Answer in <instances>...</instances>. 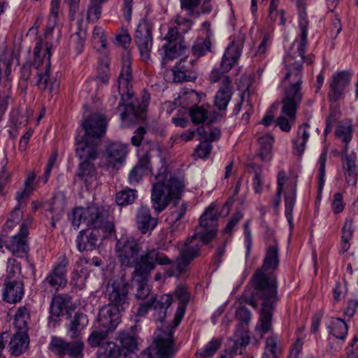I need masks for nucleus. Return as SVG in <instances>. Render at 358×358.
I'll list each match as a JSON object with an SVG mask.
<instances>
[{"label": "nucleus", "mask_w": 358, "mask_h": 358, "mask_svg": "<svg viewBox=\"0 0 358 358\" xmlns=\"http://www.w3.org/2000/svg\"><path fill=\"white\" fill-rule=\"evenodd\" d=\"M152 25L147 20H140L134 36V40L139 50L141 59L145 63L151 61V51L153 45L152 35Z\"/></svg>", "instance_id": "ddd939ff"}, {"label": "nucleus", "mask_w": 358, "mask_h": 358, "mask_svg": "<svg viewBox=\"0 0 358 358\" xmlns=\"http://www.w3.org/2000/svg\"><path fill=\"white\" fill-rule=\"evenodd\" d=\"M67 341L62 338L52 336L49 343V350L55 355L64 356Z\"/></svg>", "instance_id": "5fc2aeb1"}, {"label": "nucleus", "mask_w": 358, "mask_h": 358, "mask_svg": "<svg viewBox=\"0 0 358 358\" xmlns=\"http://www.w3.org/2000/svg\"><path fill=\"white\" fill-rule=\"evenodd\" d=\"M219 215L213 206H208L199 219V224L195 229L196 235H198L203 244H208L217 236V220Z\"/></svg>", "instance_id": "f8f14e48"}, {"label": "nucleus", "mask_w": 358, "mask_h": 358, "mask_svg": "<svg viewBox=\"0 0 358 358\" xmlns=\"http://www.w3.org/2000/svg\"><path fill=\"white\" fill-rule=\"evenodd\" d=\"M154 343L157 349V353L160 358H168L177 350L174 345L173 332L172 330L159 331L155 338Z\"/></svg>", "instance_id": "412c9836"}, {"label": "nucleus", "mask_w": 358, "mask_h": 358, "mask_svg": "<svg viewBox=\"0 0 358 358\" xmlns=\"http://www.w3.org/2000/svg\"><path fill=\"white\" fill-rule=\"evenodd\" d=\"M345 181L349 185L355 186L357 182L358 172L356 166V155L351 153L341 159Z\"/></svg>", "instance_id": "2f4dec72"}, {"label": "nucleus", "mask_w": 358, "mask_h": 358, "mask_svg": "<svg viewBox=\"0 0 358 358\" xmlns=\"http://www.w3.org/2000/svg\"><path fill=\"white\" fill-rule=\"evenodd\" d=\"M173 81L182 83L194 80L197 76L195 71L194 60L188 59L185 56L181 58L172 70Z\"/></svg>", "instance_id": "aec40b11"}, {"label": "nucleus", "mask_w": 358, "mask_h": 358, "mask_svg": "<svg viewBox=\"0 0 358 358\" xmlns=\"http://www.w3.org/2000/svg\"><path fill=\"white\" fill-rule=\"evenodd\" d=\"M331 78L327 98L330 102L336 103L343 97L345 90L350 84L351 77L348 72L341 71L334 73Z\"/></svg>", "instance_id": "6ab92c4d"}, {"label": "nucleus", "mask_w": 358, "mask_h": 358, "mask_svg": "<svg viewBox=\"0 0 358 358\" xmlns=\"http://www.w3.org/2000/svg\"><path fill=\"white\" fill-rule=\"evenodd\" d=\"M330 333L336 338L345 340L348 334V326L345 321L340 318L332 319Z\"/></svg>", "instance_id": "09e8293b"}, {"label": "nucleus", "mask_w": 358, "mask_h": 358, "mask_svg": "<svg viewBox=\"0 0 358 358\" xmlns=\"http://www.w3.org/2000/svg\"><path fill=\"white\" fill-rule=\"evenodd\" d=\"M71 297L66 294H58L55 296L51 301L50 307V317L52 321L57 320L62 315L71 303Z\"/></svg>", "instance_id": "c756f323"}, {"label": "nucleus", "mask_w": 358, "mask_h": 358, "mask_svg": "<svg viewBox=\"0 0 358 358\" xmlns=\"http://www.w3.org/2000/svg\"><path fill=\"white\" fill-rule=\"evenodd\" d=\"M244 38L240 36L236 41H233L226 49L220 64V67L214 69L210 75L211 83L220 82L221 87L231 86V80L227 73L238 62L242 52Z\"/></svg>", "instance_id": "6e6552de"}, {"label": "nucleus", "mask_w": 358, "mask_h": 358, "mask_svg": "<svg viewBox=\"0 0 358 358\" xmlns=\"http://www.w3.org/2000/svg\"><path fill=\"white\" fill-rule=\"evenodd\" d=\"M32 191L29 190L27 187L24 188L22 191H18L16 194V199L18 201V205L16 206L13 211L11 212L10 215V217L8 220L14 222L15 220V216L18 220L20 217V207L22 201L26 200L29 195L31 194Z\"/></svg>", "instance_id": "4d7b16f0"}, {"label": "nucleus", "mask_w": 358, "mask_h": 358, "mask_svg": "<svg viewBox=\"0 0 358 358\" xmlns=\"http://www.w3.org/2000/svg\"><path fill=\"white\" fill-rule=\"evenodd\" d=\"M84 343L81 339L67 342L64 356L69 355L71 358H78L83 356Z\"/></svg>", "instance_id": "3c124183"}, {"label": "nucleus", "mask_w": 358, "mask_h": 358, "mask_svg": "<svg viewBox=\"0 0 358 358\" xmlns=\"http://www.w3.org/2000/svg\"><path fill=\"white\" fill-rule=\"evenodd\" d=\"M88 322V317L85 314L76 313L67 325V335L71 338H78L80 332L87 326Z\"/></svg>", "instance_id": "473e14b6"}, {"label": "nucleus", "mask_w": 358, "mask_h": 358, "mask_svg": "<svg viewBox=\"0 0 358 358\" xmlns=\"http://www.w3.org/2000/svg\"><path fill=\"white\" fill-rule=\"evenodd\" d=\"M129 285L125 282L114 281L107 287V296L108 305L118 308L119 310L124 311L128 306Z\"/></svg>", "instance_id": "dca6fc26"}, {"label": "nucleus", "mask_w": 358, "mask_h": 358, "mask_svg": "<svg viewBox=\"0 0 358 358\" xmlns=\"http://www.w3.org/2000/svg\"><path fill=\"white\" fill-rule=\"evenodd\" d=\"M136 224L142 234L152 231L157 224V220L151 216L150 210L147 206H141L136 213Z\"/></svg>", "instance_id": "bb28decb"}, {"label": "nucleus", "mask_w": 358, "mask_h": 358, "mask_svg": "<svg viewBox=\"0 0 358 358\" xmlns=\"http://www.w3.org/2000/svg\"><path fill=\"white\" fill-rule=\"evenodd\" d=\"M188 205L187 203H182L180 205L174 206L170 208V212L166 217V221L170 225L172 231L178 229L180 222V220L183 217L187 210Z\"/></svg>", "instance_id": "c9c22d12"}, {"label": "nucleus", "mask_w": 358, "mask_h": 358, "mask_svg": "<svg viewBox=\"0 0 358 358\" xmlns=\"http://www.w3.org/2000/svg\"><path fill=\"white\" fill-rule=\"evenodd\" d=\"M121 343L124 347V352H127L129 355L130 351H133L136 349L137 345L136 339L132 336L126 334H122L120 336Z\"/></svg>", "instance_id": "0e129e2a"}, {"label": "nucleus", "mask_w": 358, "mask_h": 358, "mask_svg": "<svg viewBox=\"0 0 358 358\" xmlns=\"http://www.w3.org/2000/svg\"><path fill=\"white\" fill-rule=\"evenodd\" d=\"M103 3L99 1L90 0L87 14V18L89 22H94L99 19L101 14V4Z\"/></svg>", "instance_id": "13d9d810"}, {"label": "nucleus", "mask_w": 358, "mask_h": 358, "mask_svg": "<svg viewBox=\"0 0 358 358\" xmlns=\"http://www.w3.org/2000/svg\"><path fill=\"white\" fill-rule=\"evenodd\" d=\"M279 248L275 240L266 250L262 267L252 277L254 292L250 297L243 294L242 301L254 308H257V301H262L259 323L262 331L267 333L271 329L273 313L279 300L278 281L273 271L279 266Z\"/></svg>", "instance_id": "f257e3e1"}, {"label": "nucleus", "mask_w": 358, "mask_h": 358, "mask_svg": "<svg viewBox=\"0 0 358 358\" xmlns=\"http://www.w3.org/2000/svg\"><path fill=\"white\" fill-rule=\"evenodd\" d=\"M172 22L176 25V28L179 30V33L181 36L182 34H185L190 30L192 25V20L179 16Z\"/></svg>", "instance_id": "69168bd1"}, {"label": "nucleus", "mask_w": 358, "mask_h": 358, "mask_svg": "<svg viewBox=\"0 0 358 358\" xmlns=\"http://www.w3.org/2000/svg\"><path fill=\"white\" fill-rule=\"evenodd\" d=\"M222 341L217 338H213L202 349L197 352L196 355L201 357H212L220 348Z\"/></svg>", "instance_id": "864d4df0"}, {"label": "nucleus", "mask_w": 358, "mask_h": 358, "mask_svg": "<svg viewBox=\"0 0 358 358\" xmlns=\"http://www.w3.org/2000/svg\"><path fill=\"white\" fill-rule=\"evenodd\" d=\"M141 250V243L131 236L121 237L117 241L115 245L117 257L121 264L127 267L134 266V269H136V265L140 262L142 257L151 251L156 252L159 257L157 258L156 264L168 265L171 263V259L157 249L147 250L145 252L138 257Z\"/></svg>", "instance_id": "20e7f679"}, {"label": "nucleus", "mask_w": 358, "mask_h": 358, "mask_svg": "<svg viewBox=\"0 0 358 358\" xmlns=\"http://www.w3.org/2000/svg\"><path fill=\"white\" fill-rule=\"evenodd\" d=\"M30 320L29 310L25 306H20L17 310L15 316L13 324L19 331L27 332L28 330V322Z\"/></svg>", "instance_id": "ea45409f"}, {"label": "nucleus", "mask_w": 358, "mask_h": 358, "mask_svg": "<svg viewBox=\"0 0 358 358\" xmlns=\"http://www.w3.org/2000/svg\"><path fill=\"white\" fill-rule=\"evenodd\" d=\"M347 358H358V334L352 339L345 348Z\"/></svg>", "instance_id": "774afa93"}, {"label": "nucleus", "mask_w": 358, "mask_h": 358, "mask_svg": "<svg viewBox=\"0 0 358 358\" xmlns=\"http://www.w3.org/2000/svg\"><path fill=\"white\" fill-rule=\"evenodd\" d=\"M296 201L295 185L285 194V216L290 226L293 224L292 212Z\"/></svg>", "instance_id": "49530a36"}, {"label": "nucleus", "mask_w": 358, "mask_h": 358, "mask_svg": "<svg viewBox=\"0 0 358 358\" xmlns=\"http://www.w3.org/2000/svg\"><path fill=\"white\" fill-rule=\"evenodd\" d=\"M164 40L166 41V43L184 41L182 36L179 33V30L176 28V25L173 22H170L168 32L164 36Z\"/></svg>", "instance_id": "e2e57ef3"}, {"label": "nucleus", "mask_w": 358, "mask_h": 358, "mask_svg": "<svg viewBox=\"0 0 358 358\" xmlns=\"http://www.w3.org/2000/svg\"><path fill=\"white\" fill-rule=\"evenodd\" d=\"M258 141L259 145V157L262 161H270L272 158L273 136L271 134H266L260 137Z\"/></svg>", "instance_id": "a19ab883"}, {"label": "nucleus", "mask_w": 358, "mask_h": 358, "mask_svg": "<svg viewBox=\"0 0 358 358\" xmlns=\"http://www.w3.org/2000/svg\"><path fill=\"white\" fill-rule=\"evenodd\" d=\"M180 8L190 17H198L208 14L213 10L211 0H180Z\"/></svg>", "instance_id": "b1692460"}, {"label": "nucleus", "mask_w": 358, "mask_h": 358, "mask_svg": "<svg viewBox=\"0 0 358 358\" xmlns=\"http://www.w3.org/2000/svg\"><path fill=\"white\" fill-rule=\"evenodd\" d=\"M178 101L182 108L191 109L199 103L200 98L194 90H189L182 92L178 97Z\"/></svg>", "instance_id": "de8ad7c7"}, {"label": "nucleus", "mask_w": 358, "mask_h": 358, "mask_svg": "<svg viewBox=\"0 0 358 358\" xmlns=\"http://www.w3.org/2000/svg\"><path fill=\"white\" fill-rule=\"evenodd\" d=\"M87 273L84 270L74 271L72 273L71 285L76 288L83 289L85 286Z\"/></svg>", "instance_id": "bf43d9fd"}, {"label": "nucleus", "mask_w": 358, "mask_h": 358, "mask_svg": "<svg viewBox=\"0 0 358 358\" xmlns=\"http://www.w3.org/2000/svg\"><path fill=\"white\" fill-rule=\"evenodd\" d=\"M137 196V191L134 189L125 188L116 194V203L119 206L131 204Z\"/></svg>", "instance_id": "8fccbe9b"}, {"label": "nucleus", "mask_w": 358, "mask_h": 358, "mask_svg": "<svg viewBox=\"0 0 358 358\" xmlns=\"http://www.w3.org/2000/svg\"><path fill=\"white\" fill-rule=\"evenodd\" d=\"M157 253L151 251L146 255L142 257L140 262L136 265L132 274V284L136 287V297L138 299L144 300L147 298L151 291L148 284L151 271H153L157 264Z\"/></svg>", "instance_id": "9d476101"}, {"label": "nucleus", "mask_w": 358, "mask_h": 358, "mask_svg": "<svg viewBox=\"0 0 358 358\" xmlns=\"http://www.w3.org/2000/svg\"><path fill=\"white\" fill-rule=\"evenodd\" d=\"M29 345V336L27 332L15 333L8 343L9 351L12 355L20 356Z\"/></svg>", "instance_id": "72a5a7b5"}, {"label": "nucleus", "mask_w": 358, "mask_h": 358, "mask_svg": "<svg viewBox=\"0 0 358 358\" xmlns=\"http://www.w3.org/2000/svg\"><path fill=\"white\" fill-rule=\"evenodd\" d=\"M352 127L351 123L343 122L336 127L335 134L343 142L350 143L352 138Z\"/></svg>", "instance_id": "6e6d98bb"}, {"label": "nucleus", "mask_w": 358, "mask_h": 358, "mask_svg": "<svg viewBox=\"0 0 358 358\" xmlns=\"http://www.w3.org/2000/svg\"><path fill=\"white\" fill-rule=\"evenodd\" d=\"M150 302L155 311V320L162 322L166 315L168 308L172 303L171 296L169 294H163L160 296L159 299H157L155 296H152L150 299Z\"/></svg>", "instance_id": "cd10ccee"}, {"label": "nucleus", "mask_w": 358, "mask_h": 358, "mask_svg": "<svg viewBox=\"0 0 358 358\" xmlns=\"http://www.w3.org/2000/svg\"><path fill=\"white\" fill-rule=\"evenodd\" d=\"M118 308L112 305L102 307L98 315V324L100 327L115 330L120 322V313Z\"/></svg>", "instance_id": "4be33fe9"}, {"label": "nucleus", "mask_w": 358, "mask_h": 358, "mask_svg": "<svg viewBox=\"0 0 358 358\" xmlns=\"http://www.w3.org/2000/svg\"><path fill=\"white\" fill-rule=\"evenodd\" d=\"M24 294V285L22 280H9L4 284L3 299L9 303L20 302Z\"/></svg>", "instance_id": "393cba45"}, {"label": "nucleus", "mask_w": 358, "mask_h": 358, "mask_svg": "<svg viewBox=\"0 0 358 358\" xmlns=\"http://www.w3.org/2000/svg\"><path fill=\"white\" fill-rule=\"evenodd\" d=\"M77 178L88 188L96 180L97 172L93 162H81L78 166Z\"/></svg>", "instance_id": "c85d7f7f"}, {"label": "nucleus", "mask_w": 358, "mask_h": 358, "mask_svg": "<svg viewBox=\"0 0 358 358\" xmlns=\"http://www.w3.org/2000/svg\"><path fill=\"white\" fill-rule=\"evenodd\" d=\"M192 120L194 123L199 124L208 120V111L203 106H194L189 110Z\"/></svg>", "instance_id": "052dcab7"}, {"label": "nucleus", "mask_w": 358, "mask_h": 358, "mask_svg": "<svg viewBox=\"0 0 358 358\" xmlns=\"http://www.w3.org/2000/svg\"><path fill=\"white\" fill-rule=\"evenodd\" d=\"M203 245L202 241L196 234L189 237L180 250V256L177 258L176 262L166 270L167 275L178 277L185 273L191 262L201 255V248Z\"/></svg>", "instance_id": "9b49d317"}, {"label": "nucleus", "mask_w": 358, "mask_h": 358, "mask_svg": "<svg viewBox=\"0 0 358 358\" xmlns=\"http://www.w3.org/2000/svg\"><path fill=\"white\" fill-rule=\"evenodd\" d=\"M52 45L38 41L34 50V59L32 64L37 76L36 85L41 90H48L52 93L59 84L56 79H50V57Z\"/></svg>", "instance_id": "423d86ee"}, {"label": "nucleus", "mask_w": 358, "mask_h": 358, "mask_svg": "<svg viewBox=\"0 0 358 358\" xmlns=\"http://www.w3.org/2000/svg\"><path fill=\"white\" fill-rule=\"evenodd\" d=\"M113 330L108 329V328L100 327L99 325L92 331L88 337L87 341L92 348L99 347L105 343L108 334Z\"/></svg>", "instance_id": "37998d69"}, {"label": "nucleus", "mask_w": 358, "mask_h": 358, "mask_svg": "<svg viewBox=\"0 0 358 358\" xmlns=\"http://www.w3.org/2000/svg\"><path fill=\"white\" fill-rule=\"evenodd\" d=\"M128 153L127 145L121 143H113L106 149L105 156L101 161V165L107 169H115L121 164Z\"/></svg>", "instance_id": "a211bd4d"}, {"label": "nucleus", "mask_w": 358, "mask_h": 358, "mask_svg": "<svg viewBox=\"0 0 358 358\" xmlns=\"http://www.w3.org/2000/svg\"><path fill=\"white\" fill-rule=\"evenodd\" d=\"M162 48L165 53L164 59L169 60H173L179 57H185L188 52L184 41L165 43Z\"/></svg>", "instance_id": "e433bc0d"}, {"label": "nucleus", "mask_w": 358, "mask_h": 358, "mask_svg": "<svg viewBox=\"0 0 358 358\" xmlns=\"http://www.w3.org/2000/svg\"><path fill=\"white\" fill-rule=\"evenodd\" d=\"M282 349L280 339L277 335L268 336L265 341L264 352L262 358H280Z\"/></svg>", "instance_id": "4c0bfd02"}, {"label": "nucleus", "mask_w": 358, "mask_h": 358, "mask_svg": "<svg viewBox=\"0 0 358 358\" xmlns=\"http://www.w3.org/2000/svg\"><path fill=\"white\" fill-rule=\"evenodd\" d=\"M294 82L296 83L288 86L285 91V96L282 99L281 113L282 115L276 120V125L284 132H289L292 124L296 122V113L300 105L303 93L300 91V77L295 75Z\"/></svg>", "instance_id": "39448f33"}, {"label": "nucleus", "mask_w": 358, "mask_h": 358, "mask_svg": "<svg viewBox=\"0 0 358 358\" xmlns=\"http://www.w3.org/2000/svg\"><path fill=\"white\" fill-rule=\"evenodd\" d=\"M97 358H129V354L124 352L118 345L113 341L103 343L97 351Z\"/></svg>", "instance_id": "7c9ffc66"}, {"label": "nucleus", "mask_w": 358, "mask_h": 358, "mask_svg": "<svg viewBox=\"0 0 358 358\" xmlns=\"http://www.w3.org/2000/svg\"><path fill=\"white\" fill-rule=\"evenodd\" d=\"M71 222L75 229H78L82 224L94 229H105L110 231L113 229L112 224L107 220L106 211L96 205L76 208L72 211Z\"/></svg>", "instance_id": "1a4fd4ad"}, {"label": "nucleus", "mask_w": 358, "mask_h": 358, "mask_svg": "<svg viewBox=\"0 0 358 358\" xmlns=\"http://www.w3.org/2000/svg\"><path fill=\"white\" fill-rule=\"evenodd\" d=\"M299 27L301 29V35L299 38H296L294 43V45H297V50L300 55H302L306 51L308 45L307 34H308V21L306 15L300 14L299 20Z\"/></svg>", "instance_id": "58836bf2"}, {"label": "nucleus", "mask_w": 358, "mask_h": 358, "mask_svg": "<svg viewBox=\"0 0 358 358\" xmlns=\"http://www.w3.org/2000/svg\"><path fill=\"white\" fill-rule=\"evenodd\" d=\"M306 52L300 55L298 50L294 53V55H289L285 59V65L287 67V72L285 73L284 80L287 81L289 86L296 83L294 82L296 76L300 77V91L301 92V84H302V63L305 62L307 65H310L313 63V59L310 56H305Z\"/></svg>", "instance_id": "2eb2a0df"}, {"label": "nucleus", "mask_w": 358, "mask_h": 358, "mask_svg": "<svg viewBox=\"0 0 358 358\" xmlns=\"http://www.w3.org/2000/svg\"><path fill=\"white\" fill-rule=\"evenodd\" d=\"M21 273L20 264L15 259L9 258L7 262L6 278L10 280Z\"/></svg>", "instance_id": "680f3d73"}, {"label": "nucleus", "mask_w": 358, "mask_h": 358, "mask_svg": "<svg viewBox=\"0 0 358 358\" xmlns=\"http://www.w3.org/2000/svg\"><path fill=\"white\" fill-rule=\"evenodd\" d=\"M99 233L96 229L81 230L76 238L77 248L80 252L92 251L98 245Z\"/></svg>", "instance_id": "a878e982"}, {"label": "nucleus", "mask_w": 358, "mask_h": 358, "mask_svg": "<svg viewBox=\"0 0 358 358\" xmlns=\"http://www.w3.org/2000/svg\"><path fill=\"white\" fill-rule=\"evenodd\" d=\"M288 178L286 176L285 172L282 170L280 171L277 176V191L275 196L274 197L272 205L275 210H278V208L281 203V194L282 193L284 185Z\"/></svg>", "instance_id": "603ef678"}, {"label": "nucleus", "mask_w": 358, "mask_h": 358, "mask_svg": "<svg viewBox=\"0 0 358 358\" xmlns=\"http://www.w3.org/2000/svg\"><path fill=\"white\" fill-rule=\"evenodd\" d=\"M310 124L304 123L298 128L296 136L292 140L294 153L301 156L305 150L306 143L310 137Z\"/></svg>", "instance_id": "f704fd0d"}, {"label": "nucleus", "mask_w": 358, "mask_h": 358, "mask_svg": "<svg viewBox=\"0 0 358 358\" xmlns=\"http://www.w3.org/2000/svg\"><path fill=\"white\" fill-rule=\"evenodd\" d=\"M232 87H220L215 96V106L219 110H226L232 96Z\"/></svg>", "instance_id": "79ce46f5"}, {"label": "nucleus", "mask_w": 358, "mask_h": 358, "mask_svg": "<svg viewBox=\"0 0 358 358\" xmlns=\"http://www.w3.org/2000/svg\"><path fill=\"white\" fill-rule=\"evenodd\" d=\"M353 233L354 227L352 220L351 219H347L342 228L340 252L345 253L350 249V241L353 236Z\"/></svg>", "instance_id": "c03bdc74"}, {"label": "nucleus", "mask_w": 358, "mask_h": 358, "mask_svg": "<svg viewBox=\"0 0 358 358\" xmlns=\"http://www.w3.org/2000/svg\"><path fill=\"white\" fill-rule=\"evenodd\" d=\"M27 235L28 228L27 225L23 223L20 227L19 233L13 236L10 242L6 244L7 249L17 257H22L24 255L27 254L29 250L27 241Z\"/></svg>", "instance_id": "5701e85b"}, {"label": "nucleus", "mask_w": 358, "mask_h": 358, "mask_svg": "<svg viewBox=\"0 0 358 358\" xmlns=\"http://www.w3.org/2000/svg\"><path fill=\"white\" fill-rule=\"evenodd\" d=\"M250 340L248 328L245 324H238L233 338L230 339L232 344L220 355V358H233L235 355L242 354L243 348L249 344Z\"/></svg>", "instance_id": "f3484780"}, {"label": "nucleus", "mask_w": 358, "mask_h": 358, "mask_svg": "<svg viewBox=\"0 0 358 358\" xmlns=\"http://www.w3.org/2000/svg\"><path fill=\"white\" fill-rule=\"evenodd\" d=\"M106 121L103 115L93 114L83 124L85 134L76 138V156L82 162H93L99 154V147L106 131Z\"/></svg>", "instance_id": "f03ea898"}, {"label": "nucleus", "mask_w": 358, "mask_h": 358, "mask_svg": "<svg viewBox=\"0 0 358 358\" xmlns=\"http://www.w3.org/2000/svg\"><path fill=\"white\" fill-rule=\"evenodd\" d=\"M211 41L209 36L206 38H197L192 47V52L194 56L198 57L205 55L208 52H210Z\"/></svg>", "instance_id": "a18cd8bd"}, {"label": "nucleus", "mask_w": 358, "mask_h": 358, "mask_svg": "<svg viewBox=\"0 0 358 358\" xmlns=\"http://www.w3.org/2000/svg\"><path fill=\"white\" fill-rule=\"evenodd\" d=\"M175 296L179 301L178 306H182L186 309V306L189 301V294L187 289L183 286H178L175 290Z\"/></svg>", "instance_id": "338daca9"}, {"label": "nucleus", "mask_w": 358, "mask_h": 358, "mask_svg": "<svg viewBox=\"0 0 358 358\" xmlns=\"http://www.w3.org/2000/svg\"><path fill=\"white\" fill-rule=\"evenodd\" d=\"M68 264V259L65 256L59 257L58 262L41 282V287L45 291L48 289L50 292L56 291L59 287L66 285V273Z\"/></svg>", "instance_id": "4468645a"}, {"label": "nucleus", "mask_w": 358, "mask_h": 358, "mask_svg": "<svg viewBox=\"0 0 358 358\" xmlns=\"http://www.w3.org/2000/svg\"><path fill=\"white\" fill-rule=\"evenodd\" d=\"M131 80V58L127 53L122 57V68L118 78V92L121 99L118 103L117 108L120 109L122 106L124 107V110L120 113V117L122 120L131 116L138 117V112L135 109L133 101L129 102V100L133 96Z\"/></svg>", "instance_id": "0eeeda50"}, {"label": "nucleus", "mask_w": 358, "mask_h": 358, "mask_svg": "<svg viewBox=\"0 0 358 358\" xmlns=\"http://www.w3.org/2000/svg\"><path fill=\"white\" fill-rule=\"evenodd\" d=\"M163 171L158 173L151 189V201L155 211H163L170 203L180 199L185 189L184 181L177 177L170 176Z\"/></svg>", "instance_id": "7ed1b4c3"}]
</instances>
